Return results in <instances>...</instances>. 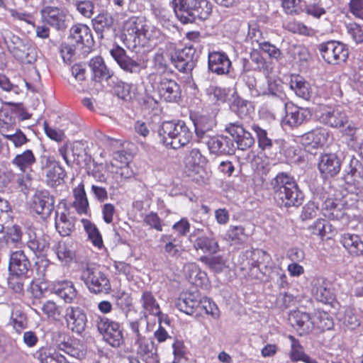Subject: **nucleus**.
<instances>
[{
	"label": "nucleus",
	"instance_id": "nucleus-1",
	"mask_svg": "<svg viewBox=\"0 0 363 363\" xmlns=\"http://www.w3.org/2000/svg\"><path fill=\"white\" fill-rule=\"evenodd\" d=\"M160 35V30L145 17L131 16L123 22L121 39L128 49L145 46L147 41L156 40Z\"/></svg>",
	"mask_w": 363,
	"mask_h": 363
},
{
	"label": "nucleus",
	"instance_id": "nucleus-2",
	"mask_svg": "<svg viewBox=\"0 0 363 363\" xmlns=\"http://www.w3.org/2000/svg\"><path fill=\"white\" fill-rule=\"evenodd\" d=\"M270 185L274 198L279 205L289 208L298 207L302 204L304 195L294 179L286 173H279L271 181Z\"/></svg>",
	"mask_w": 363,
	"mask_h": 363
},
{
	"label": "nucleus",
	"instance_id": "nucleus-3",
	"mask_svg": "<svg viewBox=\"0 0 363 363\" xmlns=\"http://www.w3.org/2000/svg\"><path fill=\"white\" fill-rule=\"evenodd\" d=\"M173 5L177 18L183 24L204 21L212 11L208 0H173Z\"/></svg>",
	"mask_w": 363,
	"mask_h": 363
},
{
	"label": "nucleus",
	"instance_id": "nucleus-4",
	"mask_svg": "<svg viewBox=\"0 0 363 363\" xmlns=\"http://www.w3.org/2000/svg\"><path fill=\"white\" fill-rule=\"evenodd\" d=\"M160 142L173 149L186 145L191 138V132L183 121L164 122L158 133Z\"/></svg>",
	"mask_w": 363,
	"mask_h": 363
},
{
	"label": "nucleus",
	"instance_id": "nucleus-5",
	"mask_svg": "<svg viewBox=\"0 0 363 363\" xmlns=\"http://www.w3.org/2000/svg\"><path fill=\"white\" fill-rule=\"evenodd\" d=\"M80 279L91 293L108 294L111 290L106 275L93 264H86L82 267Z\"/></svg>",
	"mask_w": 363,
	"mask_h": 363
},
{
	"label": "nucleus",
	"instance_id": "nucleus-6",
	"mask_svg": "<svg viewBox=\"0 0 363 363\" xmlns=\"http://www.w3.org/2000/svg\"><path fill=\"white\" fill-rule=\"evenodd\" d=\"M328 138V130L321 127L304 134L302 136V140L305 145L304 152L306 155L299 156L298 159H303V157L311 159L312 156H318L319 158H321L320 147L327 142Z\"/></svg>",
	"mask_w": 363,
	"mask_h": 363
},
{
	"label": "nucleus",
	"instance_id": "nucleus-7",
	"mask_svg": "<svg viewBox=\"0 0 363 363\" xmlns=\"http://www.w3.org/2000/svg\"><path fill=\"white\" fill-rule=\"evenodd\" d=\"M318 49L323 59L330 65H340L345 62L349 56L347 45L335 40L320 43Z\"/></svg>",
	"mask_w": 363,
	"mask_h": 363
},
{
	"label": "nucleus",
	"instance_id": "nucleus-8",
	"mask_svg": "<svg viewBox=\"0 0 363 363\" xmlns=\"http://www.w3.org/2000/svg\"><path fill=\"white\" fill-rule=\"evenodd\" d=\"M97 328L103 335L104 340L113 347H119L124 344V337L121 325L107 318H100Z\"/></svg>",
	"mask_w": 363,
	"mask_h": 363
},
{
	"label": "nucleus",
	"instance_id": "nucleus-9",
	"mask_svg": "<svg viewBox=\"0 0 363 363\" xmlns=\"http://www.w3.org/2000/svg\"><path fill=\"white\" fill-rule=\"evenodd\" d=\"M198 60L196 50L192 46L177 50L172 55V62L175 67L182 72H191Z\"/></svg>",
	"mask_w": 363,
	"mask_h": 363
},
{
	"label": "nucleus",
	"instance_id": "nucleus-10",
	"mask_svg": "<svg viewBox=\"0 0 363 363\" xmlns=\"http://www.w3.org/2000/svg\"><path fill=\"white\" fill-rule=\"evenodd\" d=\"M69 39L71 43L84 52H88L94 45L91 29L84 24H76L69 30Z\"/></svg>",
	"mask_w": 363,
	"mask_h": 363
},
{
	"label": "nucleus",
	"instance_id": "nucleus-11",
	"mask_svg": "<svg viewBox=\"0 0 363 363\" xmlns=\"http://www.w3.org/2000/svg\"><path fill=\"white\" fill-rule=\"evenodd\" d=\"M55 342L59 350L64 351L71 357L77 359H82L85 357L86 349L79 340H72L65 333H58Z\"/></svg>",
	"mask_w": 363,
	"mask_h": 363
},
{
	"label": "nucleus",
	"instance_id": "nucleus-12",
	"mask_svg": "<svg viewBox=\"0 0 363 363\" xmlns=\"http://www.w3.org/2000/svg\"><path fill=\"white\" fill-rule=\"evenodd\" d=\"M225 131L234 139L240 150H246L255 143L252 134L246 130L239 121L227 123L225 125Z\"/></svg>",
	"mask_w": 363,
	"mask_h": 363
},
{
	"label": "nucleus",
	"instance_id": "nucleus-13",
	"mask_svg": "<svg viewBox=\"0 0 363 363\" xmlns=\"http://www.w3.org/2000/svg\"><path fill=\"white\" fill-rule=\"evenodd\" d=\"M65 318L67 325L72 332L81 334L86 327L87 317L85 311L79 306H68Z\"/></svg>",
	"mask_w": 363,
	"mask_h": 363
},
{
	"label": "nucleus",
	"instance_id": "nucleus-14",
	"mask_svg": "<svg viewBox=\"0 0 363 363\" xmlns=\"http://www.w3.org/2000/svg\"><path fill=\"white\" fill-rule=\"evenodd\" d=\"M289 321L299 335L311 333L315 324V320L308 313L300 311L291 312L289 315Z\"/></svg>",
	"mask_w": 363,
	"mask_h": 363
},
{
	"label": "nucleus",
	"instance_id": "nucleus-15",
	"mask_svg": "<svg viewBox=\"0 0 363 363\" xmlns=\"http://www.w3.org/2000/svg\"><path fill=\"white\" fill-rule=\"evenodd\" d=\"M110 53L119 67L126 72L139 74L143 69L140 62L128 56L125 50L118 45L112 48L110 50Z\"/></svg>",
	"mask_w": 363,
	"mask_h": 363
},
{
	"label": "nucleus",
	"instance_id": "nucleus-16",
	"mask_svg": "<svg viewBox=\"0 0 363 363\" xmlns=\"http://www.w3.org/2000/svg\"><path fill=\"white\" fill-rule=\"evenodd\" d=\"M0 133L16 147L24 144L27 140L26 135L15 128L14 119L9 116H5L4 119H0Z\"/></svg>",
	"mask_w": 363,
	"mask_h": 363
},
{
	"label": "nucleus",
	"instance_id": "nucleus-17",
	"mask_svg": "<svg viewBox=\"0 0 363 363\" xmlns=\"http://www.w3.org/2000/svg\"><path fill=\"white\" fill-rule=\"evenodd\" d=\"M319 120L327 125L339 128L343 127L348 122V117L340 108L327 107L322 110L319 116Z\"/></svg>",
	"mask_w": 363,
	"mask_h": 363
},
{
	"label": "nucleus",
	"instance_id": "nucleus-18",
	"mask_svg": "<svg viewBox=\"0 0 363 363\" xmlns=\"http://www.w3.org/2000/svg\"><path fill=\"white\" fill-rule=\"evenodd\" d=\"M45 21L57 30H65L66 23V13L61 9L54 6H46L42 10Z\"/></svg>",
	"mask_w": 363,
	"mask_h": 363
},
{
	"label": "nucleus",
	"instance_id": "nucleus-19",
	"mask_svg": "<svg viewBox=\"0 0 363 363\" xmlns=\"http://www.w3.org/2000/svg\"><path fill=\"white\" fill-rule=\"evenodd\" d=\"M208 69L217 74H227L230 72L231 61L228 56L222 52H209L208 56Z\"/></svg>",
	"mask_w": 363,
	"mask_h": 363
},
{
	"label": "nucleus",
	"instance_id": "nucleus-20",
	"mask_svg": "<svg viewBox=\"0 0 363 363\" xmlns=\"http://www.w3.org/2000/svg\"><path fill=\"white\" fill-rule=\"evenodd\" d=\"M286 116L283 122L290 127H297L311 117V112L308 109L300 108L294 104L284 103Z\"/></svg>",
	"mask_w": 363,
	"mask_h": 363
},
{
	"label": "nucleus",
	"instance_id": "nucleus-21",
	"mask_svg": "<svg viewBox=\"0 0 363 363\" xmlns=\"http://www.w3.org/2000/svg\"><path fill=\"white\" fill-rule=\"evenodd\" d=\"M9 272L20 276H28L31 272V264L23 250H17L11 254L9 265Z\"/></svg>",
	"mask_w": 363,
	"mask_h": 363
},
{
	"label": "nucleus",
	"instance_id": "nucleus-22",
	"mask_svg": "<svg viewBox=\"0 0 363 363\" xmlns=\"http://www.w3.org/2000/svg\"><path fill=\"white\" fill-rule=\"evenodd\" d=\"M43 164V170L46 175L47 184L52 186H56L63 182L65 172L57 160H45Z\"/></svg>",
	"mask_w": 363,
	"mask_h": 363
},
{
	"label": "nucleus",
	"instance_id": "nucleus-23",
	"mask_svg": "<svg viewBox=\"0 0 363 363\" xmlns=\"http://www.w3.org/2000/svg\"><path fill=\"white\" fill-rule=\"evenodd\" d=\"M161 98L167 102H177L181 97L179 85L172 79L164 77L157 87Z\"/></svg>",
	"mask_w": 363,
	"mask_h": 363
},
{
	"label": "nucleus",
	"instance_id": "nucleus-24",
	"mask_svg": "<svg viewBox=\"0 0 363 363\" xmlns=\"http://www.w3.org/2000/svg\"><path fill=\"white\" fill-rule=\"evenodd\" d=\"M55 203L54 197L46 190L35 193L33 208L37 213L48 216L52 212Z\"/></svg>",
	"mask_w": 363,
	"mask_h": 363
},
{
	"label": "nucleus",
	"instance_id": "nucleus-25",
	"mask_svg": "<svg viewBox=\"0 0 363 363\" xmlns=\"http://www.w3.org/2000/svg\"><path fill=\"white\" fill-rule=\"evenodd\" d=\"M114 19L107 13L98 14L92 19L93 28L100 38H104L113 29Z\"/></svg>",
	"mask_w": 363,
	"mask_h": 363
},
{
	"label": "nucleus",
	"instance_id": "nucleus-26",
	"mask_svg": "<svg viewBox=\"0 0 363 363\" xmlns=\"http://www.w3.org/2000/svg\"><path fill=\"white\" fill-rule=\"evenodd\" d=\"M311 292L317 301L324 303H329L333 299V294L329 284L321 277L312 281Z\"/></svg>",
	"mask_w": 363,
	"mask_h": 363
},
{
	"label": "nucleus",
	"instance_id": "nucleus-27",
	"mask_svg": "<svg viewBox=\"0 0 363 363\" xmlns=\"http://www.w3.org/2000/svg\"><path fill=\"white\" fill-rule=\"evenodd\" d=\"M340 242L352 257L363 256V241L359 235L345 233L341 236Z\"/></svg>",
	"mask_w": 363,
	"mask_h": 363
},
{
	"label": "nucleus",
	"instance_id": "nucleus-28",
	"mask_svg": "<svg viewBox=\"0 0 363 363\" xmlns=\"http://www.w3.org/2000/svg\"><path fill=\"white\" fill-rule=\"evenodd\" d=\"M201 296L197 292L186 293L176 303L177 308L187 315H192L199 310Z\"/></svg>",
	"mask_w": 363,
	"mask_h": 363
},
{
	"label": "nucleus",
	"instance_id": "nucleus-29",
	"mask_svg": "<svg viewBox=\"0 0 363 363\" xmlns=\"http://www.w3.org/2000/svg\"><path fill=\"white\" fill-rule=\"evenodd\" d=\"M55 228L61 236H69L74 229V219L67 210L55 213Z\"/></svg>",
	"mask_w": 363,
	"mask_h": 363
},
{
	"label": "nucleus",
	"instance_id": "nucleus-30",
	"mask_svg": "<svg viewBox=\"0 0 363 363\" xmlns=\"http://www.w3.org/2000/svg\"><path fill=\"white\" fill-rule=\"evenodd\" d=\"M192 237L193 235H191L189 239L196 251L201 250L203 253L213 255L220 250L218 241L213 237L202 235L198 237L194 241H192Z\"/></svg>",
	"mask_w": 363,
	"mask_h": 363
},
{
	"label": "nucleus",
	"instance_id": "nucleus-31",
	"mask_svg": "<svg viewBox=\"0 0 363 363\" xmlns=\"http://www.w3.org/2000/svg\"><path fill=\"white\" fill-rule=\"evenodd\" d=\"M89 66L91 69L96 81L108 80L113 76V72L107 67L101 56H96L91 59Z\"/></svg>",
	"mask_w": 363,
	"mask_h": 363
},
{
	"label": "nucleus",
	"instance_id": "nucleus-32",
	"mask_svg": "<svg viewBox=\"0 0 363 363\" xmlns=\"http://www.w3.org/2000/svg\"><path fill=\"white\" fill-rule=\"evenodd\" d=\"M134 344L137 346V352L139 354L147 359H150L149 363H160L159 357L153 342L145 337Z\"/></svg>",
	"mask_w": 363,
	"mask_h": 363
},
{
	"label": "nucleus",
	"instance_id": "nucleus-33",
	"mask_svg": "<svg viewBox=\"0 0 363 363\" xmlns=\"http://www.w3.org/2000/svg\"><path fill=\"white\" fill-rule=\"evenodd\" d=\"M50 245V238L44 234L29 233V240L27 245L37 256L42 255Z\"/></svg>",
	"mask_w": 363,
	"mask_h": 363
},
{
	"label": "nucleus",
	"instance_id": "nucleus-34",
	"mask_svg": "<svg viewBox=\"0 0 363 363\" xmlns=\"http://www.w3.org/2000/svg\"><path fill=\"white\" fill-rule=\"evenodd\" d=\"M140 302L145 316L147 313L154 315H160L161 314L159 303L151 291H143Z\"/></svg>",
	"mask_w": 363,
	"mask_h": 363
},
{
	"label": "nucleus",
	"instance_id": "nucleus-35",
	"mask_svg": "<svg viewBox=\"0 0 363 363\" xmlns=\"http://www.w3.org/2000/svg\"><path fill=\"white\" fill-rule=\"evenodd\" d=\"M54 292L66 303H72L77 298V292L72 282L64 281L55 286Z\"/></svg>",
	"mask_w": 363,
	"mask_h": 363
},
{
	"label": "nucleus",
	"instance_id": "nucleus-36",
	"mask_svg": "<svg viewBox=\"0 0 363 363\" xmlns=\"http://www.w3.org/2000/svg\"><path fill=\"white\" fill-rule=\"evenodd\" d=\"M35 357L40 363H69L63 355L51 348H40Z\"/></svg>",
	"mask_w": 363,
	"mask_h": 363
},
{
	"label": "nucleus",
	"instance_id": "nucleus-37",
	"mask_svg": "<svg viewBox=\"0 0 363 363\" xmlns=\"http://www.w3.org/2000/svg\"><path fill=\"white\" fill-rule=\"evenodd\" d=\"M59 152L63 159L88 157L84 144L79 142L67 143L60 148Z\"/></svg>",
	"mask_w": 363,
	"mask_h": 363
},
{
	"label": "nucleus",
	"instance_id": "nucleus-38",
	"mask_svg": "<svg viewBox=\"0 0 363 363\" xmlns=\"http://www.w3.org/2000/svg\"><path fill=\"white\" fill-rule=\"evenodd\" d=\"M12 55L18 61L25 64H33L38 58L36 49L26 43Z\"/></svg>",
	"mask_w": 363,
	"mask_h": 363
},
{
	"label": "nucleus",
	"instance_id": "nucleus-39",
	"mask_svg": "<svg viewBox=\"0 0 363 363\" xmlns=\"http://www.w3.org/2000/svg\"><path fill=\"white\" fill-rule=\"evenodd\" d=\"M74 196L75 198L74 205L77 212L80 214L86 213L89 208V202L82 184H80L74 189Z\"/></svg>",
	"mask_w": 363,
	"mask_h": 363
},
{
	"label": "nucleus",
	"instance_id": "nucleus-40",
	"mask_svg": "<svg viewBox=\"0 0 363 363\" xmlns=\"http://www.w3.org/2000/svg\"><path fill=\"white\" fill-rule=\"evenodd\" d=\"M340 167V160H320L318 163V169L325 177L335 176L339 173Z\"/></svg>",
	"mask_w": 363,
	"mask_h": 363
},
{
	"label": "nucleus",
	"instance_id": "nucleus-41",
	"mask_svg": "<svg viewBox=\"0 0 363 363\" xmlns=\"http://www.w3.org/2000/svg\"><path fill=\"white\" fill-rule=\"evenodd\" d=\"M82 223L88 238L93 245L97 247H101L103 246V240L96 226L88 220H82Z\"/></svg>",
	"mask_w": 363,
	"mask_h": 363
},
{
	"label": "nucleus",
	"instance_id": "nucleus-42",
	"mask_svg": "<svg viewBox=\"0 0 363 363\" xmlns=\"http://www.w3.org/2000/svg\"><path fill=\"white\" fill-rule=\"evenodd\" d=\"M2 35L8 50L11 54L21 48V47H22L25 43V42L18 35H16L9 30H4Z\"/></svg>",
	"mask_w": 363,
	"mask_h": 363
},
{
	"label": "nucleus",
	"instance_id": "nucleus-43",
	"mask_svg": "<svg viewBox=\"0 0 363 363\" xmlns=\"http://www.w3.org/2000/svg\"><path fill=\"white\" fill-rule=\"evenodd\" d=\"M202 143L206 144L210 152L216 155H221L228 152L224 147L223 140L219 138L216 133L213 135V137H209V139L208 138Z\"/></svg>",
	"mask_w": 363,
	"mask_h": 363
},
{
	"label": "nucleus",
	"instance_id": "nucleus-44",
	"mask_svg": "<svg viewBox=\"0 0 363 363\" xmlns=\"http://www.w3.org/2000/svg\"><path fill=\"white\" fill-rule=\"evenodd\" d=\"M57 257L60 260L69 262L74 257V251L70 242L60 241L56 251Z\"/></svg>",
	"mask_w": 363,
	"mask_h": 363
},
{
	"label": "nucleus",
	"instance_id": "nucleus-45",
	"mask_svg": "<svg viewBox=\"0 0 363 363\" xmlns=\"http://www.w3.org/2000/svg\"><path fill=\"white\" fill-rule=\"evenodd\" d=\"M226 237L235 244L244 243L247 240V235L245 232V228L241 225L230 226Z\"/></svg>",
	"mask_w": 363,
	"mask_h": 363
},
{
	"label": "nucleus",
	"instance_id": "nucleus-46",
	"mask_svg": "<svg viewBox=\"0 0 363 363\" xmlns=\"http://www.w3.org/2000/svg\"><path fill=\"white\" fill-rule=\"evenodd\" d=\"M194 125L196 135L201 143L208 138L209 139V137H213V135L216 133L213 130L214 123L213 121L208 124H203L200 121Z\"/></svg>",
	"mask_w": 363,
	"mask_h": 363
},
{
	"label": "nucleus",
	"instance_id": "nucleus-47",
	"mask_svg": "<svg viewBox=\"0 0 363 363\" xmlns=\"http://www.w3.org/2000/svg\"><path fill=\"white\" fill-rule=\"evenodd\" d=\"M252 129L256 133L258 145L262 150H268L272 147V140L269 138L266 130L262 128L258 125H253Z\"/></svg>",
	"mask_w": 363,
	"mask_h": 363
},
{
	"label": "nucleus",
	"instance_id": "nucleus-48",
	"mask_svg": "<svg viewBox=\"0 0 363 363\" xmlns=\"http://www.w3.org/2000/svg\"><path fill=\"white\" fill-rule=\"evenodd\" d=\"M198 311H203L208 315H211L213 318L217 319L219 317V310L214 302H212L206 297H200L199 306Z\"/></svg>",
	"mask_w": 363,
	"mask_h": 363
},
{
	"label": "nucleus",
	"instance_id": "nucleus-49",
	"mask_svg": "<svg viewBox=\"0 0 363 363\" xmlns=\"http://www.w3.org/2000/svg\"><path fill=\"white\" fill-rule=\"evenodd\" d=\"M208 99L213 103L218 101L224 102L227 96V93L225 89L217 86L215 84H211L204 90Z\"/></svg>",
	"mask_w": 363,
	"mask_h": 363
},
{
	"label": "nucleus",
	"instance_id": "nucleus-50",
	"mask_svg": "<svg viewBox=\"0 0 363 363\" xmlns=\"http://www.w3.org/2000/svg\"><path fill=\"white\" fill-rule=\"evenodd\" d=\"M162 239L163 240H167L168 241L164 247L165 253H167L169 256H171L174 258H178L182 255V252L184 250L182 249L179 246L173 243L172 235H163L162 236Z\"/></svg>",
	"mask_w": 363,
	"mask_h": 363
},
{
	"label": "nucleus",
	"instance_id": "nucleus-51",
	"mask_svg": "<svg viewBox=\"0 0 363 363\" xmlns=\"http://www.w3.org/2000/svg\"><path fill=\"white\" fill-rule=\"evenodd\" d=\"M28 276H20L11 273L8 278L9 287L15 293H21L23 291L24 279Z\"/></svg>",
	"mask_w": 363,
	"mask_h": 363
},
{
	"label": "nucleus",
	"instance_id": "nucleus-52",
	"mask_svg": "<svg viewBox=\"0 0 363 363\" xmlns=\"http://www.w3.org/2000/svg\"><path fill=\"white\" fill-rule=\"evenodd\" d=\"M75 6L77 10L86 18H91L94 14V4L91 0L77 1Z\"/></svg>",
	"mask_w": 363,
	"mask_h": 363
},
{
	"label": "nucleus",
	"instance_id": "nucleus-53",
	"mask_svg": "<svg viewBox=\"0 0 363 363\" xmlns=\"http://www.w3.org/2000/svg\"><path fill=\"white\" fill-rule=\"evenodd\" d=\"M288 338L291 341V358L294 361H298L306 353L297 339L291 335L288 336Z\"/></svg>",
	"mask_w": 363,
	"mask_h": 363
},
{
	"label": "nucleus",
	"instance_id": "nucleus-54",
	"mask_svg": "<svg viewBox=\"0 0 363 363\" xmlns=\"http://www.w3.org/2000/svg\"><path fill=\"white\" fill-rule=\"evenodd\" d=\"M129 327L130 330V335L132 340H134V343L146 337L147 331L142 330L141 321L140 320L130 321Z\"/></svg>",
	"mask_w": 363,
	"mask_h": 363
},
{
	"label": "nucleus",
	"instance_id": "nucleus-55",
	"mask_svg": "<svg viewBox=\"0 0 363 363\" xmlns=\"http://www.w3.org/2000/svg\"><path fill=\"white\" fill-rule=\"evenodd\" d=\"M41 310L48 318L57 319L60 315V307L52 301H47L43 303Z\"/></svg>",
	"mask_w": 363,
	"mask_h": 363
},
{
	"label": "nucleus",
	"instance_id": "nucleus-56",
	"mask_svg": "<svg viewBox=\"0 0 363 363\" xmlns=\"http://www.w3.org/2000/svg\"><path fill=\"white\" fill-rule=\"evenodd\" d=\"M123 149L117 150L114 152L113 159L124 157H133L136 152V146L132 143H125L122 145Z\"/></svg>",
	"mask_w": 363,
	"mask_h": 363
},
{
	"label": "nucleus",
	"instance_id": "nucleus-57",
	"mask_svg": "<svg viewBox=\"0 0 363 363\" xmlns=\"http://www.w3.org/2000/svg\"><path fill=\"white\" fill-rule=\"evenodd\" d=\"M211 71L203 70L196 73L195 85L199 86L203 91L212 84L210 79Z\"/></svg>",
	"mask_w": 363,
	"mask_h": 363
},
{
	"label": "nucleus",
	"instance_id": "nucleus-58",
	"mask_svg": "<svg viewBox=\"0 0 363 363\" xmlns=\"http://www.w3.org/2000/svg\"><path fill=\"white\" fill-rule=\"evenodd\" d=\"M259 48L265 53L268 54L270 58L278 60L282 57V53L281 50L274 45L271 44L268 41L264 40L263 43H260Z\"/></svg>",
	"mask_w": 363,
	"mask_h": 363
},
{
	"label": "nucleus",
	"instance_id": "nucleus-59",
	"mask_svg": "<svg viewBox=\"0 0 363 363\" xmlns=\"http://www.w3.org/2000/svg\"><path fill=\"white\" fill-rule=\"evenodd\" d=\"M247 40H250L252 44L256 43L259 46L260 45V43L264 41L262 33L257 25H249Z\"/></svg>",
	"mask_w": 363,
	"mask_h": 363
},
{
	"label": "nucleus",
	"instance_id": "nucleus-60",
	"mask_svg": "<svg viewBox=\"0 0 363 363\" xmlns=\"http://www.w3.org/2000/svg\"><path fill=\"white\" fill-rule=\"evenodd\" d=\"M110 164L112 168L116 167V170L112 169L111 171L120 174L121 176L129 177L130 175L129 162L127 160H111Z\"/></svg>",
	"mask_w": 363,
	"mask_h": 363
},
{
	"label": "nucleus",
	"instance_id": "nucleus-61",
	"mask_svg": "<svg viewBox=\"0 0 363 363\" xmlns=\"http://www.w3.org/2000/svg\"><path fill=\"white\" fill-rule=\"evenodd\" d=\"M263 94L281 98L283 95L281 82L280 80L268 81L267 91H264Z\"/></svg>",
	"mask_w": 363,
	"mask_h": 363
},
{
	"label": "nucleus",
	"instance_id": "nucleus-62",
	"mask_svg": "<svg viewBox=\"0 0 363 363\" xmlns=\"http://www.w3.org/2000/svg\"><path fill=\"white\" fill-rule=\"evenodd\" d=\"M233 107L236 108L235 111L237 112L238 115L242 118L248 113L251 104L248 101L238 98L234 100Z\"/></svg>",
	"mask_w": 363,
	"mask_h": 363
},
{
	"label": "nucleus",
	"instance_id": "nucleus-63",
	"mask_svg": "<svg viewBox=\"0 0 363 363\" xmlns=\"http://www.w3.org/2000/svg\"><path fill=\"white\" fill-rule=\"evenodd\" d=\"M347 32L357 43H363V26L350 23L347 26Z\"/></svg>",
	"mask_w": 363,
	"mask_h": 363
},
{
	"label": "nucleus",
	"instance_id": "nucleus-64",
	"mask_svg": "<svg viewBox=\"0 0 363 363\" xmlns=\"http://www.w3.org/2000/svg\"><path fill=\"white\" fill-rule=\"evenodd\" d=\"M144 222L150 228H154L157 231L162 230V220L156 213L150 212L147 214L144 218Z\"/></svg>",
	"mask_w": 363,
	"mask_h": 363
}]
</instances>
